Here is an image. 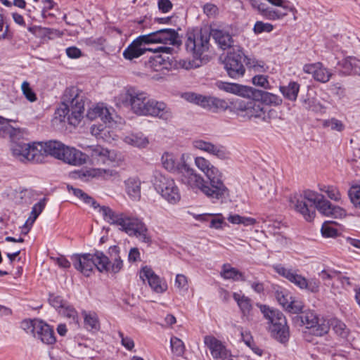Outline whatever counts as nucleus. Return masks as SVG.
<instances>
[{
	"label": "nucleus",
	"mask_w": 360,
	"mask_h": 360,
	"mask_svg": "<svg viewBox=\"0 0 360 360\" xmlns=\"http://www.w3.org/2000/svg\"><path fill=\"white\" fill-rule=\"evenodd\" d=\"M126 99L132 111L138 115L158 117L164 120L172 117L170 108L165 103L150 98L144 91L130 88L127 91Z\"/></svg>",
	"instance_id": "f257e3e1"
},
{
	"label": "nucleus",
	"mask_w": 360,
	"mask_h": 360,
	"mask_svg": "<svg viewBox=\"0 0 360 360\" xmlns=\"http://www.w3.org/2000/svg\"><path fill=\"white\" fill-rule=\"evenodd\" d=\"M84 110V97L75 86L67 88L61 98V105L58 109L60 117L68 116L69 124L76 126L83 117Z\"/></svg>",
	"instance_id": "f03ea898"
},
{
	"label": "nucleus",
	"mask_w": 360,
	"mask_h": 360,
	"mask_svg": "<svg viewBox=\"0 0 360 360\" xmlns=\"http://www.w3.org/2000/svg\"><path fill=\"white\" fill-rule=\"evenodd\" d=\"M44 146L47 156L50 155L68 165L80 166L86 162L87 155L85 153L59 141H45Z\"/></svg>",
	"instance_id": "7ed1b4c3"
},
{
	"label": "nucleus",
	"mask_w": 360,
	"mask_h": 360,
	"mask_svg": "<svg viewBox=\"0 0 360 360\" xmlns=\"http://www.w3.org/2000/svg\"><path fill=\"white\" fill-rule=\"evenodd\" d=\"M264 317L268 321L269 330L271 336L281 343L288 341L289 327L283 314L278 309H271L264 304H257Z\"/></svg>",
	"instance_id": "20e7f679"
},
{
	"label": "nucleus",
	"mask_w": 360,
	"mask_h": 360,
	"mask_svg": "<svg viewBox=\"0 0 360 360\" xmlns=\"http://www.w3.org/2000/svg\"><path fill=\"white\" fill-rule=\"evenodd\" d=\"M45 142L25 143L19 141L11 145L13 155L22 162L41 163L47 157Z\"/></svg>",
	"instance_id": "39448f33"
},
{
	"label": "nucleus",
	"mask_w": 360,
	"mask_h": 360,
	"mask_svg": "<svg viewBox=\"0 0 360 360\" xmlns=\"http://www.w3.org/2000/svg\"><path fill=\"white\" fill-rule=\"evenodd\" d=\"M231 111L243 121L252 118L262 119L266 121L269 117L266 115L267 108L259 100L236 99L232 103Z\"/></svg>",
	"instance_id": "423d86ee"
},
{
	"label": "nucleus",
	"mask_w": 360,
	"mask_h": 360,
	"mask_svg": "<svg viewBox=\"0 0 360 360\" xmlns=\"http://www.w3.org/2000/svg\"><path fill=\"white\" fill-rule=\"evenodd\" d=\"M182 184L186 185L191 188L200 189L207 197L210 198L214 202L215 200H223L224 197L214 196L212 195V191H214L212 186L208 185L204 179L193 168H191L187 163H183V166L178 174Z\"/></svg>",
	"instance_id": "0eeeda50"
},
{
	"label": "nucleus",
	"mask_w": 360,
	"mask_h": 360,
	"mask_svg": "<svg viewBox=\"0 0 360 360\" xmlns=\"http://www.w3.org/2000/svg\"><path fill=\"white\" fill-rule=\"evenodd\" d=\"M195 164L199 169L205 173L210 181V185L214 189L212 191V195L227 198L229 189L224 184L221 179V173L219 169L212 165L208 160L202 157L195 158Z\"/></svg>",
	"instance_id": "6e6552de"
},
{
	"label": "nucleus",
	"mask_w": 360,
	"mask_h": 360,
	"mask_svg": "<svg viewBox=\"0 0 360 360\" xmlns=\"http://www.w3.org/2000/svg\"><path fill=\"white\" fill-rule=\"evenodd\" d=\"M109 257L99 250L93 255L95 267L100 272L118 273L123 267V262L120 256V248L113 245L109 248Z\"/></svg>",
	"instance_id": "1a4fd4ad"
},
{
	"label": "nucleus",
	"mask_w": 360,
	"mask_h": 360,
	"mask_svg": "<svg viewBox=\"0 0 360 360\" xmlns=\"http://www.w3.org/2000/svg\"><path fill=\"white\" fill-rule=\"evenodd\" d=\"M104 219L111 224L121 226V229L131 236L132 232L136 230L139 225L145 223L140 219L127 215L125 213H118L107 206L101 208Z\"/></svg>",
	"instance_id": "9d476101"
},
{
	"label": "nucleus",
	"mask_w": 360,
	"mask_h": 360,
	"mask_svg": "<svg viewBox=\"0 0 360 360\" xmlns=\"http://www.w3.org/2000/svg\"><path fill=\"white\" fill-rule=\"evenodd\" d=\"M244 63L250 65V59L248 58L240 48L233 49L227 53L223 64L229 77L232 79H239L245 75Z\"/></svg>",
	"instance_id": "9b49d317"
},
{
	"label": "nucleus",
	"mask_w": 360,
	"mask_h": 360,
	"mask_svg": "<svg viewBox=\"0 0 360 360\" xmlns=\"http://www.w3.org/2000/svg\"><path fill=\"white\" fill-rule=\"evenodd\" d=\"M153 186L156 191L170 204H176L181 199L179 188L173 179L157 172L154 176Z\"/></svg>",
	"instance_id": "f8f14e48"
},
{
	"label": "nucleus",
	"mask_w": 360,
	"mask_h": 360,
	"mask_svg": "<svg viewBox=\"0 0 360 360\" xmlns=\"http://www.w3.org/2000/svg\"><path fill=\"white\" fill-rule=\"evenodd\" d=\"M186 49L194 58H200L203 53L209 49L210 33L206 30H193L186 34Z\"/></svg>",
	"instance_id": "ddd939ff"
},
{
	"label": "nucleus",
	"mask_w": 360,
	"mask_h": 360,
	"mask_svg": "<svg viewBox=\"0 0 360 360\" xmlns=\"http://www.w3.org/2000/svg\"><path fill=\"white\" fill-rule=\"evenodd\" d=\"M318 198L319 193L306 190L295 198V200H291V202L297 212L307 221H311L316 216V202Z\"/></svg>",
	"instance_id": "4468645a"
},
{
	"label": "nucleus",
	"mask_w": 360,
	"mask_h": 360,
	"mask_svg": "<svg viewBox=\"0 0 360 360\" xmlns=\"http://www.w3.org/2000/svg\"><path fill=\"white\" fill-rule=\"evenodd\" d=\"M295 319L300 320L301 323L310 329L314 335L322 336L329 331V321L323 319H320L314 311L303 312Z\"/></svg>",
	"instance_id": "2eb2a0df"
},
{
	"label": "nucleus",
	"mask_w": 360,
	"mask_h": 360,
	"mask_svg": "<svg viewBox=\"0 0 360 360\" xmlns=\"http://www.w3.org/2000/svg\"><path fill=\"white\" fill-rule=\"evenodd\" d=\"M173 50V48L169 46H159L155 49H152L150 52H153L155 55L150 57L148 65L155 71L168 70L171 66L170 58L169 56H163L160 53L169 55L171 54Z\"/></svg>",
	"instance_id": "dca6fc26"
},
{
	"label": "nucleus",
	"mask_w": 360,
	"mask_h": 360,
	"mask_svg": "<svg viewBox=\"0 0 360 360\" xmlns=\"http://www.w3.org/2000/svg\"><path fill=\"white\" fill-rule=\"evenodd\" d=\"M148 44L162 43L170 45L179 44V36L174 29H161L155 32L145 34Z\"/></svg>",
	"instance_id": "f3484780"
},
{
	"label": "nucleus",
	"mask_w": 360,
	"mask_h": 360,
	"mask_svg": "<svg viewBox=\"0 0 360 360\" xmlns=\"http://www.w3.org/2000/svg\"><path fill=\"white\" fill-rule=\"evenodd\" d=\"M204 343L210 350L212 357L216 360H231L230 352L222 342L212 335L204 338Z\"/></svg>",
	"instance_id": "a211bd4d"
},
{
	"label": "nucleus",
	"mask_w": 360,
	"mask_h": 360,
	"mask_svg": "<svg viewBox=\"0 0 360 360\" xmlns=\"http://www.w3.org/2000/svg\"><path fill=\"white\" fill-rule=\"evenodd\" d=\"M316 210L327 217L340 218L345 215V211L339 206L333 205L325 197L319 193V198L316 202Z\"/></svg>",
	"instance_id": "6ab92c4d"
},
{
	"label": "nucleus",
	"mask_w": 360,
	"mask_h": 360,
	"mask_svg": "<svg viewBox=\"0 0 360 360\" xmlns=\"http://www.w3.org/2000/svg\"><path fill=\"white\" fill-rule=\"evenodd\" d=\"M143 44H148L147 37L141 35L134 39L128 47L124 51L123 56L127 60H132L139 58L144 54L146 51H151L152 49L142 47Z\"/></svg>",
	"instance_id": "aec40b11"
},
{
	"label": "nucleus",
	"mask_w": 360,
	"mask_h": 360,
	"mask_svg": "<svg viewBox=\"0 0 360 360\" xmlns=\"http://www.w3.org/2000/svg\"><path fill=\"white\" fill-rule=\"evenodd\" d=\"M140 278L145 281H148V285L157 293H162L167 289L165 282H162L160 277L155 274L150 267L144 266L140 271Z\"/></svg>",
	"instance_id": "412c9836"
},
{
	"label": "nucleus",
	"mask_w": 360,
	"mask_h": 360,
	"mask_svg": "<svg viewBox=\"0 0 360 360\" xmlns=\"http://www.w3.org/2000/svg\"><path fill=\"white\" fill-rule=\"evenodd\" d=\"M72 260L75 268L85 276H89L95 267L93 255L91 253L75 255L72 257Z\"/></svg>",
	"instance_id": "4be33fe9"
},
{
	"label": "nucleus",
	"mask_w": 360,
	"mask_h": 360,
	"mask_svg": "<svg viewBox=\"0 0 360 360\" xmlns=\"http://www.w3.org/2000/svg\"><path fill=\"white\" fill-rule=\"evenodd\" d=\"M303 70L307 74L312 75L316 81L321 83L328 82L332 77V73L324 68L321 63L306 64L303 67Z\"/></svg>",
	"instance_id": "5701e85b"
},
{
	"label": "nucleus",
	"mask_w": 360,
	"mask_h": 360,
	"mask_svg": "<svg viewBox=\"0 0 360 360\" xmlns=\"http://www.w3.org/2000/svg\"><path fill=\"white\" fill-rule=\"evenodd\" d=\"M274 268L280 276L284 277L300 289H303V287L306 286L307 278L297 273L298 270L286 268L281 264L276 265Z\"/></svg>",
	"instance_id": "b1692460"
},
{
	"label": "nucleus",
	"mask_w": 360,
	"mask_h": 360,
	"mask_svg": "<svg viewBox=\"0 0 360 360\" xmlns=\"http://www.w3.org/2000/svg\"><path fill=\"white\" fill-rule=\"evenodd\" d=\"M11 120L5 119L0 116V137H8L13 142L18 143L20 138L22 136V132L20 128H15L10 124Z\"/></svg>",
	"instance_id": "393cba45"
},
{
	"label": "nucleus",
	"mask_w": 360,
	"mask_h": 360,
	"mask_svg": "<svg viewBox=\"0 0 360 360\" xmlns=\"http://www.w3.org/2000/svg\"><path fill=\"white\" fill-rule=\"evenodd\" d=\"M161 161L165 169L176 174H179L180 172L183 163H186L184 155H182L181 158L179 160L174 154L167 152L163 153Z\"/></svg>",
	"instance_id": "a878e982"
},
{
	"label": "nucleus",
	"mask_w": 360,
	"mask_h": 360,
	"mask_svg": "<svg viewBox=\"0 0 360 360\" xmlns=\"http://www.w3.org/2000/svg\"><path fill=\"white\" fill-rule=\"evenodd\" d=\"M278 7L277 8L269 7V11L265 13V18L269 20H276L282 19L288 15V12H292L294 14L297 12L295 8L290 5L288 1Z\"/></svg>",
	"instance_id": "bb28decb"
},
{
	"label": "nucleus",
	"mask_w": 360,
	"mask_h": 360,
	"mask_svg": "<svg viewBox=\"0 0 360 360\" xmlns=\"http://www.w3.org/2000/svg\"><path fill=\"white\" fill-rule=\"evenodd\" d=\"M91 157L93 161L97 163L105 164L108 161H113V152L104 148L101 146L90 147Z\"/></svg>",
	"instance_id": "cd10ccee"
},
{
	"label": "nucleus",
	"mask_w": 360,
	"mask_h": 360,
	"mask_svg": "<svg viewBox=\"0 0 360 360\" xmlns=\"http://www.w3.org/2000/svg\"><path fill=\"white\" fill-rule=\"evenodd\" d=\"M219 47L226 50L233 45L232 36L227 32L221 30H212L211 34Z\"/></svg>",
	"instance_id": "c85d7f7f"
},
{
	"label": "nucleus",
	"mask_w": 360,
	"mask_h": 360,
	"mask_svg": "<svg viewBox=\"0 0 360 360\" xmlns=\"http://www.w3.org/2000/svg\"><path fill=\"white\" fill-rule=\"evenodd\" d=\"M36 334H37L38 338L41 342L45 344L53 345L56 342L53 328L42 321H40V325L37 328Z\"/></svg>",
	"instance_id": "c756f323"
},
{
	"label": "nucleus",
	"mask_w": 360,
	"mask_h": 360,
	"mask_svg": "<svg viewBox=\"0 0 360 360\" xmlns=\"http://www.w3.org/2000/svg\"><path fill=\"white\" fill-rule=\"evenodd\" d=\"M125 191L132 200L141 198V181L136 177H130L124 181Z\"/></svg>",
	"instance_id": "7c9ffc66"
},
{
	"label": "nucleus",
	"mask_w": 360,
	"mask_h": 360,
	"mask_svg": "<svg viewBox=\"0 0 360 360\" xmlns=\"http://www.w3.org/2000/svg\"><path fill=\"white\" fill-rule=\"evenodd\" d=\"M86 117L91 120L100 118L105 123L110 122L112 120L108 109L98 105L92 108H89L87 111Z\"/></svg>",
	"instance_id": "2f4dec72"
},
{
	"label": "nucleus",
	"mask_w": 360,
	"mask_h": 360,
	"mask_svg": "<svg viewBox=\"0 0 360 360\" xmlns=\"http://www.w3.org/2000/svg\"><path fill=\"white\" fill-rule=\"evenodd\" d=\"M228 107V103L225 100L213 96H205L202 104V108L213 112L225 110Z\"/></svg>",
	"instance_id": "473e14b6"
},
{
	"label": "nucleus",
	"mask_w": 360,
	"mask_h": 360,
	"mask_svg": "<svg viewBox=\"0 0 360 360\" xmlns=\"http://www.w3.org/2000/svg\"><path fill=\"white\" fill-rule=\"evenodd\" d=\"M255 96L259 98V101L264 105H280L282 104V98L268 91L257 90L255 94Z\"/></svg>",
	"instance_id": "72a5a7b5"
},
{
	"label": "nucleus",
	"mask_w": 360,
	"mask_h": 360,
	"mask_svg": "<svg viewBox=\"0 0 360 360\" xmlns=\"http://www.w3.org/2000/svg\"><path fill=\"white\" fill-rule=\"evenodd\" d=\"M220 274L226 280H233L234 281H245L243 273L232 267L229 264H224L222 266Z\"/></svg>",
	"instance_id": "f704fd0d"
},
{
	"label": "nucleus",
	"mask_w": 360,
	"mask_h": 360,
	"mask_svg": "<svg viewBox=\"0 0 360 360\" xmlns=\"http://www.w3.org/2000/svg\"><path fill=\"white\" fill-rule=\"evenodd\" d=\"M300 84L296 82H290L287 86H281L280 91L283 96L290 101L297 100L300 91Z\"/></svg>",
	"instance_id": "c9c22d12"
},
{
	"label": "nucleus",
	"mask_w": 360,
	"mask_h": 360,
	"mask_svg": "<svg viewBox=\"0 0 360 360\" xmlns=\"http://www.w3.org/2000/svg\"><path fill=\"white\" fill-rule=\"evenodd\" d=\"M233 297L237 302L243 315L248 316L252 309L251 300L244 295H240L238 292H234Z\"/></svg>",
	"instance_id": "e433bc0d"
},
{
	"label": "nucleus",
	"mask_w": 360,
	"mask_h": 360,
	"mask_svg": "<svg viewBox=\"0 0 360 360\" xmlns=\"http://www.w3.org/2000/svg\"><path fill=\"white\" fill-rule=\"evenodd\" d=\"M328 321L329 327H332L333 331L337 335L340 336L342 339H347L349 334V329L347 327L345 323L337 319H333Z\"/></svg>",
	"instance_id": "4c0bfd02"
},
{
	"label": "nucleus",
	"mask_w": 360,
	"mask_h": 360,
	"mask_svg": "<svg viewBox=\"0 0 360 360\" xmlns=\"http://www.w3.org/2000/svg\"><path fill=\"white\" fill-rule=\"evenodd\" d=\"M131 236L136 237L139 241L147 244L148 246L152 243V237L145 224L139 225V227H137L136 230L132 232Z\"/></svg>",
	"instance_id": "58836bf2"
},
{
	"label": "nucleus",
	"mask_w": 360,
	"mask_h": 360,
	"mask_svg": "<svg viewBox=\"0 0 360 360\" xmlns=\"http://www.w3.org/2000/svg\"><path fill=\"white\" fill-rule=\"evenodd\" d=\"M84 327L89 330L97 331L100 329V322L97 314L94 312L83 313Z\"/></svg>",
	"instance_id": "ea45409f"
},
{
	"label": "nucleus",
	"mask_w": 360,
	"mask_h": 360,
	"mask_svg": "<svg viewBox=\"0 0 360 360\" xmlns=\"http://www.w3.org/2000/svg\"><path fill=\"white\" fill-rule=\"evenodd\" d=\"M216 86L220 90L232 93L235 94H243L244 86L235 83H229L219 81L216 83Z\"/></svg>",
	"instance_id": "a19ab883"
},
{
	"label": "nucleus",
	"mask_w": 360,
	"mask_h": 360,
	"mask_svg": "<svg viewBox=\"0 0 360 360\" xmlns=\"http://www.w3.org/2000/svg\"><path fill=\"white\" fill-rule=\"evenodd\" d=\"M125 141L135 147L145 148L148 144V139L143 134H131L125 138Z\"/></svg>",
	"instance_id": "79ce46f5"
},
{
	"label": "nucleus",
	"mask_w": 360,
	"mask_h": 360,
	"mask_svg": "<svg viewBox=\"0 0 360 360\" xmlns=\"http://www.w3.org/2000/svg\"><path fill=\"white\" fill-rule=\"evenodd\" d=\"M357 58L353 56H347L338 62V65L343 69L345 74L349 75L354 72L357 63Z\"/></svg>",
	"instance_id": "37998d69"
},
{
	"label": "nucleus",
	"mask_w": 360,
	"mask_h": 360,
	"mask_svg": "<svg viewBox=\"0 0 360 360\" xmlns=\"http://www.w3.org/2000/svg\"><path fill=\"white\" fill-rule=\"evenodd\" d=\"M319 188L321 191L326 193L328 197L333 200L339 201L341 199L339 189L334 186L320 184Z\"/></svg>",
	"instance_id": "c03bdc74"
},
{
	"label": "nucleus",
	"mask_w": 360,
	"mask_h": 360,
	"mask_svg": "<svg viewBox=\"0 0 360 360\" xmlns=\"http://www.w3.org/2000/svg\"><path fill=\"white\" fill-rule=\"evenodd\" d=\"M208 153L216 156L217 158L221 160H226L229 155V153L226 150V147L221 145H214L213 143H212Z\"/></svg>",
	"instance_id": "a18cd8bd"
},
{
	"label": "nucleus",
	"mask_w": 360,
	"mask_h": 360,
	"mask_svg": "<svg viewBox=\"0 0 360 360\" xmlns=\"http://www.w3.org/2000/svg\"><path fill=\"white\" fill-rule=\"evenodd\" d=\"M208 153L216 156L217 158L221 160H226L229 155V153L226 150V147L221 145H214L213 143H212Z\"/></svg>",
	"instance_id": "49530a36"
},
{
	"label": "nucleus",
	"mask_w": 360,
	"mask_h": 360,
	"mask_svg": "<svg viewBox=\"0 0 360 360\" xmlns=\"http://www.w3.org/2000/svg\"><path fill=\"white\" fill-rule=\"evenodd\" d=\"M47 199L44 198L41 199L37 203L34 204L32 207L31 215L27 219V221H31V224L34 223L38 216L41 213L46 204Z\"/></svg>",
	"instance_id": "de8ad7c7"
},
{
	"label": "nucleus",
	"mask_w": 360,
	"mask_h": 360,
	"mask_svg": "<svg viewBox=\"0 0 360 360\" xmlns=\"http://www.w3.org/2000/svg\"><path fill=\"white\" fill-rule=\"evenodd\" d=\"M40 321L41 320L38 319L24 320L21 322V328L27 333L32 334L35 336L37 328L40 325Z\"/></svg>",
	"instance_id": "09e8293b"
},
{
	"label": "nucleus",
	"mask_w": 360,
	"mask_h": 360,
	"mask_svg": "<svg viewBox=\"0 0 360 360\" xmlns=\"http://www.w3.org/2000/svg\"><path fill=\"white\" fill-rule=\"evenodd\" d=\"M348 195L354 206L360 209V185L352 186L348 191Z\"/></svg>",
	"instance_id": "8fccbe9b"
},
{
	"label": "nucleus",
	"mask_w": 360,
	"mask_h": 360,
	"mask_svg": "<svg viewBox=\"0 0 360 360\" xmlns=\"http://www.w3.org/2000/svg\"><path fill=\"white\" fill-rule=\"evenodd\" d=\"M339 274H340V271H328L326 270H323L321 273H319V276L321 278V279L323 281H326L325 285L327 286H331L332 289H335V285L330 281L333 278H336L337 275H339Z\"/></svg>",
	"instance_id": "3c124183"
},
{
	"label": "nucleus",
	"mask_w": 360,
	"mask_h": 360,
	"mask_svg": "<svg viewBox=\"0 0 360 360\" xmlns=\"http://www.w3.org/2000/svg\"><path fill=\"white\" fill-rule=\"evenodd\" d=\"M182 98L190 103H193L202 107L204 99H205V96L193 92H186L182 95Z\"/></svg>",
	"instance_id": "603ef678"
},
{
	"label": "nucleus",
	"mask_w": 360,
	"mask_h": 360,
	"mask_svg": "<svg viewBox=\"0 0 360 360\" xmlns=\"http://www.w3.org/2000/svg\"><path fill=\"white\" fill-rule=\"evenodd\" d=\"M321 233L324 237L333 238L338 236V230L334 227L333 222L326 221L322 225Z\"/></svg>",
	"instance_id": "864d4df0"
},
{
	"label": "nucleus",
	"mask_w": 360,
	"mask_h": 360,
	"mask_svg": "<svg viewBox=\"0 0 360 360\" xmlns=\"http://www.w3.org/2000/svg\"><path fill=\"white\" fill-rule=\"evenodd\" d=\"M303 308L304 304L302 302L292 297L285 310L292 314H298L302 311Z\"/></svg>",
	"instance_id": "5fc2aeb1"
},
{
	"label": "nucleus",
	"mask_w": 360,
	"mask_h": 360,
	"mask_svg": "<svg viewBox=\"0 0 360 360\" xmlns=\"http://www.w3.org/2000/svg\"><path fill=\"white\" fill-rule=\"evenodd\" d=\"M172 352L176 356H181L184 352V345L182 340L176 337H172L170 340Z\"/></svg>",
	"instance_id": "6e6d98bb"
},
{
	"label": "nucleus",
	"mask_w": 360,
	"mask_h": 360,
	"mask_svg": "<svg viewBox=\"0 0 360 360\" xmlns=\"http://www.w3.org/2000/svg\"><path fill=\"white\" fill-rule=\"evenodd\" d=\"M275 295L278 303L285 309L292 297L285 290H276Z\"/></svg>",
	"instance_id": "4d7b16f0"
},
{
	"label": "nucleus",
	"mask_w": 360,
	"mask_h": 360,
	"mask_svg": "<svg viewBox=\"0 0 360 360\" xmlns=\"http://www.w3.org/2000/svg\"><path fill=\"white\" fill-rule=\"evenodd\" d=\"M323 126L338 131H342L345 129V125L342 121L334 117L324 120Z\"/></svg>",
	"instance_id": "13d9d810"
},
{
	"label": "nucleus",
	"mask_w": 360,
	"mask_h": 360,
	"mask_svg": "<svg viewBox=\"0 0 360 360\" xmlns=\"http://www.w3.org/2000/svg\"><path fill=\"white\" fill-rule=\"evenodd\" d=\"M49 302L52 307L59 310L68 303L61 296L53 293L49 294Z\"/></svg>",
	"instance_id": "bf43d9fd"
},
{
	"label": "nucleus",
	"mask_w": 360,
	"mask_h": 360,
	"mask_svg": "<svg viewBox=\"0 0 360 360\" xmlns=\"http://www.w3.org/2000/svg\"><path fill=\"white\" fill-rule=\"evenodd\" d=\"M274 30L273 25L265 23L262 21H257L254 25L253 31L255 34H261L262 32H271Z\"/></svg>",
	"instance_id": "052dcab7"
},
{
	"label": "nucleus",
	"mask_w": 360,
	"mask_h": 360,
	"mask_svg": "<svg viewBox=\"0 0 360 360\" xmlns=\"http://www.w3.org/2000/svg\"><path fill=\"white\" fill-rule=\"evenodd\" d=\"M22 93L25 98L30 102H34L37 98L36 94L31 89L29 82H23L21 86Z\"/></svg>",
	"instance_id": "680f3d73"
},
{
	"label": "nucleus",
	"mask_w": 360,
	"mask_h": 360,
	"mask_svg": "<svg viewBox=\"0 0 360 360\" xmlns=\"http://www.w3.org/2000/svg\"><path fill=\"white\" fill-rule=\"evenodd\" d=\"M59 312L63 316L68 319H72L73 321H75L77 319V312L72 306L68 303L59 310Z\"/></svg>",
	"instance_id": "e2e57ef3"
},
{
	"label": "nucleus",
	"mask_w": 360,
	"mask_h": 360,
	"mask_svg": "<svg viewBox=\"0 0 360 360\" xmlns=\"http://www.w3.org/2000/svg\"><path fill=\"white\" fill-rule=\"evenodd\" d=\"M306 286L303 287V289L307 290L311 292H317L319 291L320 281L316 278H311L310 280L307 279Z\"/></svg>",
	"instance_id": "0e129e2a"
},
{
	"label": "nucleus",
	"mask_w": 360,
	"mask_h": 360,
	"mask_svg": "<svg viewBox=\"0 0 360 360\" xmlns=\"http://www.w3.org/2000/svg\"><path fill=\"white\" fill-rule=\"evenodd\" d=\"M212 143L205 141L201 139L195 140L193 141V146L198 150H202L208 153L209 150L211 147Z\"/></svg>",
	"instance_id": "69168bd1"
},
{
	"label": "nucleus",
	"mask_w": 360,
	"mask_h": 360,
	"mask_svg": "<svg viewBox=\"0 0 360 360\" xmlns=\"http://www.w3.org/2000/svg\"><path fill=\"white\" fill-rule=\"evenodd\" d=\"M303 108L308 110L317 111L320 105L314 98H306L302 101Z\"/></svg>",
	"instance_id": "338daca9"
},
{
	"label": "nucleus",
	"mask_w": 360,
	"mask_h": 360,
	"mask_svg": "<svg viewBox=\"0 0 360 360\" xmlns=\"http://www.w3.org/2000/svg\"><path fill=\"white\" fill-rule=\"evenodd\" d=\"M251 6L258 10L259 13L265 18V13L269 11V7H267L265 4L260 3L258 0H249Z\"/></svg>",
	"instance_id": "774afa93"
}]
</instances>
